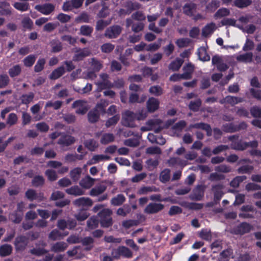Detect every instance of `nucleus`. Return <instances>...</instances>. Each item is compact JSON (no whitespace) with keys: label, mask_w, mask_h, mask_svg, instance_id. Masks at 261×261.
Instances as JSON below:
<instances>
[{"label":"nucleus","mask_w":261,"mask_h":261,"mask_svg":"<svg viewBox=\"0 0 261 261\" xmlns=\"http://www.w3.org/2000/svg\"><path fill=\"white\" fill-rule=\"evenodd\" d=\"M112 214V211L109 208H103L97 214L101 227L108 228L112 226L113 221L111 217Z\"/></svg>","instance_id":"f257e3e1"},{"label":"nucleus","mask_w":261,"mask_h":261,"mask_svg":"<svg viewBox=\"0 0 261 261\" xmlns=\"http://www.w3.org/2000/svg\"><path fill=\"white\" fill-rule=\"evenodd\" d=\"M141 113H135L130 111L127 110L123 116V124L124 126L135 127L136 126L135 120H140L144 118Z\"/></svg>","instance_id":"f03ea898"},{"label":"nucleus","mask_w":261,"mask_h":261,"mask_svg":"<svg viewBox=\"0 0 261 261\" xmlns=\"http://www.w3.org/2000/svg\"><path fill=\"white\" fill-rule=\"evenodd\" d=\"M111 255L116 259H120L121 257L126 258H130L133 257V253L127 247L119 246L117 248H113L112 250Z\"/></svg>","instance_id":"7ed1b4c3"},{"label":"nucleus","mask_w":261,"mask_h":261,"mask_svg":"<svg viewBox=\"0 0 261 261\" xmlns=\"http://www.w3.org/2000/svg\"><path fill=\"white\" fill-rule=\"evenodd\" d=\"M105 113L104 105L101 103H97L93 109L89 112L88 114V120L91 123L96 122L99 119L100 115Z\"/></svg>","instance_id":"20e7f679"},{"label":"nucleus","mask_w":261,"mask_h":261,"mask_svg":"<svg viewBox=\"0 0 261 261\" xmlns=\"http://www.w3.org/2000/svg\"><path fill=\"white\" fill-rule=\"evenodd\" d=\"M239 135H232L228 137V140L231 141V148L236 150L243 151L247 148V142L242 140H238Z\"/></svg>","instance_id":"39448f33"},{"label":"nucleus","mask_w":261,"mask_h":261,"mask_svg":"<svg viewBox=\"0 0 261 261\" xmlns=\"http://www.w3.org/2000/svg\"><path fill=\"white\" fill-rule=\"evenodd\" d=\"M35 248H33L29 251L32 255L41 256L48 253V251L44 248L47 246V243L45 241H39L35 243Z\"/></svg>","instance_id":"423d86ee"},{"label":"nucleus","mask_w":261,"mask_h":261,"mask_svg":"<svg viewBox=\"0 0 261 261\" xmlns=\"http://www.w3.org/2000/svg\"><path fill=\"white\" fill-rule=\"evenodd\" d=\"M122 31V28L119 25H113L107 28L104 36L109 39H116L119 37Z\"/></svg>","instance_id":"0eeeda50"},{"label":"nucleus","mask_w":261,"mask_h":261,"mask_svg":"<svg viewBox=\"0 0 261 261\" xmlns=\"http://www.w3.org/2000/svg\"><path fill=\"white\" fill-rule=\"evenodd\" d=\"M28 244V238L23 235L17 236L14 243L15 248L16 251H23Z\"/></svg>","instance_id":"6e6552de"},{"label":"nucleus","mask_w":261,"mask_h":261,"mask_svg":"<svg viewBox=\"0 0 261 261\" xmlns=\"http://www.w3.org/2000/svg\"><path fill=\"white\" fill-rule=\"evenodd\" d=\"M165 207L163 204L161 203L151 202L145 208L144 212L147 214H154L162 211Z\"/></svg>","instance_id":"1a4fd4ad"},{"label":"nucleus","mask_w":261,"mask_h":261,"mask_svg":"<svg viewBox=\"0 0 261 261\" xmlns=\"http://www.w3.org/2000/svg\"><path fill=\"white\" fill-rule=\"evenodd\" d=\"M35 9L44 15H49L55 10V7L53 4L45 3L36 5Z\"/></svg>","instance_id":"9d476101"},{"label":"nucleus","mask_w":261,"mask_h":261,"mask_svg":"<svg viewBox=\"0 0 261 261\" xmlns=\"http://www.w3.org/2000/svg\"><path fill=\"white\" fill-rule=\"evenodd\" d=\"M223 188L222 184H218L212 186V190L214 192V201L216 203L219 202L224 195L222 191Z\"/></svg>","instance_id":"9b49d317"},{"label":"nucleus","mask_w":261,"mask_h":261,"mask_svg":"<svg viewBox=\"0 0 261 261\" xmlns=\"http://www.w3.org/2000/svg\"><path fill=\"white\" fill-rule=\"evenodd\" d=\"M160 101L153 97H149L146 102L147 111L149 113H153L159 108Z\"/></svg>","instance_id":"f8f14e48"},{"label":"nucleus","mask_w":261,"mask_h":261,"mask_svg":"<svg viewBox=\"0 0 261 261\" xmlns=\"http://www.w3.org/2000/svg\"><path fill=\"white\" fill-rule=\"evenodd\" d=\"M75 141L74 137L71 135H65L58 140V144L62 146H69L73 144Z\"/></svg>","instance_id":"ddd939ff"},{"label":"nucleus","mask_w":261,"mask_h":261,"mask_svg":"<svg viewBox=\"0 0 261 261\" xmlns=\"http://www.w3.org/2000/svg\"><path fill=\"white\" fill-rule=\"evenodd\" d=\"M252 226L247 222H242L235 229V233L237 234L242 235L250 231Z\"/></svg>","instance_id":"4468645a"},{"label":"nucleus","mask_w":261,"mask_h":261,"mask_svg":"<svg viewBox=\"0 0 261 261\" xmlns=\"http://www.w3.org/2000/svg\"><path fill=\"white\" fill-rule=\"evenodd\" d=\"M90 55V51L88 48L79 49L73 57V61H80L83 60L85 57Z\"/></svg>","instance_id":"2eb2a0df"},{"label":"nucleus","mask_w":261,"mask_h":261,"mask_svg":"<svg viewBox=\"0 0 261 261\" xmlns=\"http://www.w3.org/2000/svg\"><path fill=\"white\" fill-rule=\"evenodd\" d=\"M204 196V189L200 185L197 186L193 191L191 198L194 200H201Z\"/></svg>","instance_id":"dca6fc26"},{"label":"nucleus","mask_w":261,"mask_h":261,"mask_svg":"<svg viewBox=\"0 0 261 261\" xmlns=\"http://www.w3.org/2000/svg\"><path fill=\"white\" fill-rule=\"evenodd\" d=\"M184 73L181 74L184 80H189L192 78V74L194 70V66L189 63L183 67Z\"/></svg>","instance_id":"f3484780"},{"label":"nucleus","mask_w":261,"mask_h":261,"mask_svg":"<svg viewBox=\"0 0 261 261\" xmlns=\"http://www.w3.org/2000/svg\"><path fill=\"white\" fill-rule=\"evenodd\" d=\"M73 204L77 206H91L93 204L92 200L88 197H80L73 201Z\"/></svg>","instance_id":"a211bd4d"},{"label":"nucleus","mask_w":261,"mask_h":261,"mask_svg":"<svg viewBox=\"0 0 261 261\" xmlns=\"http://www.w3.org/2000/svg\"><path fill=\"white\" fill-rule=\"evenodd\" d=\"M66 72L63 66H61L54 70L49 75L50 80H55L61 77Z\"/></svg>","instance_id":"6ab92c4d"},{"label":"nucleus","mask_w":261,"mask_h":261,"mask_svg":"<svg viewBox=\"0 0 261 261\" xmlns=\"http://www.w3.org/2000/svg\"><path fill=\"white\" fill-rule=\"evenodd\" d=\"M94 239L91 237H86L83 239H81V242L82 245L85 246L84 250L86 251H90L93 247Z\"/></svg>","instance_id":"aec40b11"},{"label":"nucleus","mask_w":261,"mask_h":261,"mask_svg":"<svg viewBox=\"0 0 261 261\" xmlns=\"http://www.w3.org/2000/svg\"><path fill=\"white\" fill-rule=\"evenodd\" d=\"M66 192L69 195L75 196H80L84 194V191L77 186H73L66 189Z\"/></svg>","instance_id":"412c9836"},{"label":"nucleus","mask_w":261,"mask_h":261,"mask_svg":"<svg viewBox=\"0 0 261 261\" xmlns=\"http://www.w3.org/2000/svg\"><path fill=\"white\" fill-rule=\"evenodd\" d=\"M126 200V198L122 194H119L111 200V204L113 206L121 205Z\"/></svg>","instance_id":"4be33fe9"},{"label":"nucleus","mask_w":261,"mask_h":261,"mask_svg":"<svg viewBox=\"0 0 261 261\" xmlns=\"http://www.w3.org/2000/svg\"><path fill=\"white\" fill-rule=\"evenodd\" d=\"M183 63L184 61L182 59L176 58L169 64L168 68L173 71H177L180 68Z\"/></svg>","instance_id":"5701e85b"},{"label":"nucleus","mask_w":261,"mask_h":261,"mask_svg":"<svg viewBox=\"0 0 261 261\" xmlns=\"http://www.w3.org/2000/svg\"><path fill=\"white\" fill-rule=\"evenodd\" d=\"M162 120L160 119H150L146 122V125L148 128H146L145 127H142L141 130L143 131L152 130L154 126L156 125H160L161 123H162Z\"/></svg>","instance_id":"b1692460"},{"label":"nucleus","mask_w":261,"mask_h":261,"mask_svg":"<svg viewBox=\"0 0 261 261\" xmlns=\"http://www.w3.org/2000/svg\"><path fill=\"white\" fill-rule=\"evenodd\" d=\"M196 8V5L194 3H186L183 7L184 13L189 16L194 15V10Z\"/></svg>","instance_id":"393cba45"},{"label":"nucleus","mask_w":261,"mask_h":261,"mask_svg":"<svg viewBox=\"0 0 261 261\" xmlns=\"http://www.w3.org/2000/svg\"><path fill=\"white\" fill-rule=\"evenodd\" d=\"M124 7L126 8L130 14L133 11L139 9L141 5L136 2H133L132 1H127L124 4Z\"/></svg>","instance_id":"a878e982"},{"label":"nucleus","mask_w":261,"mask_h":261,"mask_svg":"<svg viewBox=\"0 0 261 261\" xmlns=\"http://www.w3.org/2000/svg\"><path fill=\"white\" fill-rule=\"evenodd\" d=\"M68 247L67 244L64 242H59L54 244L51 250L55 252H59L64 251Z\"/></svg>","instance_id":"bb28decb"},{"label":"nucleus","mask_w":261,"mask_h":261,"mask_svg":"<svg viewBox=\"0 0 261 261\" xmlns=\"http://www.w3.org/2000/svg\"><path fill=\"white\" fill-rule=\"evenodd\" d=\"M13 248L9 244H4L0 246V256L5 257L10 255L12 252Z\"/></svg>","instance_id":"cd10ccee"},{"label":"nucleus","mask_w":261,"mask_h":261,"mask_svg":"<svg viewBox=\"0 0 261 261\" xmlns=\"http://www.w3.org/2000/svg\"><path fill=\"white\" fill-rule=\"evenodd\" d=\"M94 181V179L89 176H87L85 178L82 179L80 182V185L84 188L89 189L93 186Z\"/></svg>","instance_id":"c85d7f7f"},{"label":"nucleus","mask_w":261,"mask_h":261,"mask_svg":"<svg viewBox=\"0 0 261 261\" xmlns=\"http://www.w3.org/2000/svg\"><path fill=\"white\" fill-rule=\"evenodd\" d=\"M202 105V101L200 98H197L195 100H192L190 102L188 107L189 109L194 112H197L199 111Z\"/></svg>","instance_id":"c756f323"},{"label":"nucleus","mask_w":261,"mask_h":261,"mask_svg":"<svg viewBox=\"0 0 261 261\" xmlns=\"http://www.w3.org/2000/svg\"><path fill=\"white\" fill-rule=\"evenodd\" d=\"M34 96L35 94L33 92H30L28 94H23L20 97L21 103L23 105H28L33 101Z\"/></svg>","instance_id":"7c9ffc66"},{"label":"nucleus","mask_w":261,"mask_h":261,"mask_svg":"<svg viewBox=\"0 0 261 261\" xmlns=\"http://www.w3.org/2000/svg\"><path fill=\"white\" fill-rule=\"evenodd\" d=\"M51 52L56 53L61 51L63 49L62 44L59 40L54 39L51 41Z\"/></svg>","instance_id":"2f4dec72"},{"label":"nucleus","mask_w":261,"mask_h":261,"mask_svg":"<svg viewBox=\"0 0 261 261\" xmlns=\"http://www.w3.org/2000/svg\"><path fill=\"white\" fill-rule=\"evenodd\" d=\"M23 213H18L17 211H14L9 215V219L13 223L19 224L22 221Z\"/></svg>","instance_id":"473e14b6"},{"label":"nucleus","mask_w":261,"mask_h":261,"mask_svg":"<svg viewBox=\"0 0 261 261\" xmlns=\"http://www.w3.org/2000/svg\"><path fill=\"white\" fill-rule=\"evenodd\" d=\"M114 140L115 136L113 134L105 133L101 136L100 141L102 144L106 145L114 142Z\"/></svg>","instance_id":"72a5a7b5"},{"label":"nucleus","mask_w":261,"mask_h":261,"mask_svg":"<svg viewBox=\"0 0 261 261\" xmlns=\"http://www.w3.org/2000/svg\"><path fill=\"white\" fill-rule=\"evenodd\" d=\"M44 183L45 179L41 175L35 176L32 180V186L36 188L42 187Z\"/></svg>","instance_id":"f704fd0d"},{"label":"nucleus","mask_w":261,"mask_h":261,"mask_svg":"<svg viewBox=\"0 0 261 261\" xmlns=\"http://www.w3.org/2000/svg\"><path fill=\"white\" fill-rule=\"evenodd\" d=\"M215 29V24L213 22L206 24L202 30V35L204 37H207L212 34Z\"/></svg>","instance_id":"c9c22d12"},{"label":"nucleus","mask_w":261,"mask_h":261,"mask_svg":"<svg viewBox=\"0 0 261 261\" xmlns=\"http://www.w3.org/2000/svg\"><path fill=\"white\" fill-rule=\"evenodd\" d=\"M149 92L155 96H160L164 93L163 88L159 85L151 86L149 89Z\"/></svg>","instance_id":"e433bc0d"},{"label":"nucleus","mask_w":261,"mask_h":261,"mask_svg":"<svg viewBox=\"0 0 261 261\" xmlns=\"http://www.w3.org/2000/svg\"><path fill=\"white\" fill-rule=\"evenodd\" d=\"M99 219L96 217L92 216L87 221V225L89 229H94L98 227Z\"/></svg>","instance_id":"4c0bfd02"},{"label":"nucleus","mask_w":261,"mask_h":261,"mask_svg":"<svg viewBox=\"0 0 261 261\" xmlns=\"http://www.w3.org/2000/svg\"><path fill=\"white\" fill-rule=\"evenodd\" d=\"M226 103L230 104L231 106H234L235 105L242 102L244 101V98L242 97H239L231 95L226 96Z\"/></svg>","instance_id":"58836bf2"},{"label":"nucleus","mask_w":261,"mask_h":261,"mask_svg":"<svg viewBox=\"0 0 261 261\" xmlns=\"http://www.w3.org/2000/svg\"><path fill=\"white\" fill-rule=\"evenodd\" d=\"M160 180L162 183H166L170 179V170L166 168L164 169L160 174Z\"/></svg>","instance_id":"ea45409f"},{"label":"nucleus","mask_w":261,"mask_h":261,"mask_svg":"<svg viewBox=\"0 0 261 261\" xmlns=\"http://www.w3.org/2000/svg\"><path fill=\"white\" fill-rule=\"evenodd\" d=\"M111 22V20H104L100 19L97 21L95 26V30L97 32L102 31L104 29L109 25Z\"/></svg>","instance_id":"a19ab883"},{"label":"nucleus","mask_w":261,"mask_h":261,"mask_svg":"<svg viewBox=\"0 0 261 261\" xmlns=\"http://www.w3.org/2000/svg\"><path fill=\"white\" fill-rule=\"evenodd\" d=\"M106 190V186L100 185L92 188L90 192V195L92 196H98L103 193Z\"/></svg>","instance_id":"79ce46f5"},{"label":"nucleus","mask_w":261,"mask_h":261,"mask_svg":"<svg viewBox=\"0 0 261 261\" xmlns=\"http://www.w3.org/2000/svg\"><path fill=\"white\" fill-rule=\"evenodd\" d=\"M247 179L245 175L237 176L234 177L230 182L231 187L237 188L240 186V184Z\"/></svg>","instance_id":"37998d69"},{"label":"nucleus","mask_w":261,"mask_h":261,"mask_svg":"<svg viewBox=\"0 0 261 261\" xmlns=\"http://www.w3.org/2000/svg\"><path fill=\"white\" fill-rule=\"evenodd\" d=\"M220 6L218 0H212L206 6V10L208 12H214Z\"/></svg>","instance_id":"c03bdc74"},{"label":"nucleus","mask_w":261,"mask_h":261,"mask_svg":"<svg viewBox=\"0 0 261 261\" xmlns=\"http://www.w3.org/2000/svg\"><path fill=\"white\" fill-rule=\"evenodd\" d=\"M82 173V169L80 167L75 168L70 172V176L73 181L79 180Z\"/></svg>","instance_id":"a18cd8bd"},{"label":"nucleus","mask_w":261,"mask_h":261,"mask_svg":"<svg viewBox=\"0 0 261 261\" xmlns=\"http://www.w3.org/2000/svg\"><path fill=\"white\" fill-rule=\"evenodd\" d=\"M230 10L226 8H222L217 10L214 14V18L216 19L226 17L230 15Z\"/></svg>","instance_id":"49530a36"},{"label":"nucleus","mask_w":261,"mask_h":261,"mask_svg":"<svg viewBox=\"0 0 261 261\" xmlns=\"http://www.w3.org/2000/svg\"><path fill=\"white\" fill-rule=\"evenodd\" d=\"M21 72V67L19 65H16L9 69L8 73L11 77L19 75Z\"/></svg>","instance_id":"de8ad7c7"},{"label":"nucleus","mask_w":261,"mask_h":261,"mask_svg":"<svg viewBox=\"0 0 261 261\" xmlns=\"http://www.w3.org/2000/svg\"><path fill=\"white\" fill-rule=\"evenodd\" d=\"M198 54L199 59L201 61H208L211 59L210 55L207 54L206 49L203 47L198 49Z\"/></svg>","instance_id":"09e8293b"},{"label":"nucleus","mask_w":261,"mask_h":261,"mask_svg":"<svg viewBox=\"0 0 261 261\" xmlns=\"http://www.w3.org/2000/svg\"><path fill=\"white\" fill-rule=\"evenodd\" d=\"M252 3V0H234V5L240 9L246 8Z\"/></svg>","instance_id":"8fccbe9b"},{"label":"nucleus","mask_w":261,"mask_h":261,"mask_svg":"<svg viewBox=\"0 0 261 261\" xmlns=\"http://www.w3.org/2000/svg\"><path fill=\"white\" fill-rule=\"evenodd\" d=\"M253 54L251 52L246 53L241 55L237 57V60L243 62H251L252 61Z\"/></svg>","instance_id":"3c124183"},{"label":"nucleus","mask_w":261,"mask_h":261,"mask_svg":"<svg viewBox=\"0 0 261 261\" xmlns=\"http://www.w3.org/2000/svg\"><path fill=\"white\" fill-rule=\"evenodd\" d=\"M93 31V28L88 25H82L80 29V34L86 36H90Z\"/></svg>","instance_id":"603ef678"},{"label":"nucleus","mask_w":261,"mask_h":261,"mask_svg":"<svg viewBox=\"0 0 261 261\" xmlns=\"http://www.w3.org/2000/svg\"><path fill=\"white\" fill-rule=\"evenodd\" d=\"M253 167L251 165H245L241 166L237 169L239 174H250L253 170Z\"/></svg>","instance_id":"864d4df0"},{"label":"nucleus","mask_w":261,"mask_h":261,"mask_svg":"<svg viewBox=\"0 0 261 261\" xmlns=\"http://www.w3.org/2000/svg\"><path fill=\"white\" fill-rule=\"evenodd\" d=\"M85 147L90 151H93L98 147V144L94 139H89L85 142Z\"/></svg>","instance_id":"5fc2aeb1"},{"label":"nucleus","mask_w":261,"mask_h":261,"mask_svg":"<svg viewBox=\"0 0 261 261\" xmlns=\"http://www.w3.org/2000/svg\"><path fill=\"white\" fill-rule=\"evenodd\" d=\"M222 129L225 133H232L237 132L236 125L232 122L223 124Z\"/></svg>","instance_id":"6e6d98bb"},{"label":"nucleus","mask_w":261,"mask_h":261,"mask_svg":"<svg viewBox=\"0 0 261 261\" xmlns=\"http://www.w3.org/2000/svg\"><path fill=\"white\" fill-rule=\"evenodd\" d=\"M36 61V57L34 55H30L27 57H25L23 60V62L24 65L27 67H32Z\"/></svg>","instance_id":"4d7b16f0"},{"label":"nucleus","mask_w":261,"mask_h":261,"mask_svg":"<svg viewBox=\"0 0 261 261\" xmlns=\"http://www.w3.org/2000/svg\"><path fill=\"white\" fill-rule=\"evenodd\" d=\"M13 7L17 10L24 12L29 9V4L28 3L16 2L14 4Z\"/></svg>","instance_id":"13d9d810"},{"label":"nucleus","mask_w":261,"mask_h":261,"mask_svg":"<svg viewBox=\"0 0 261 261\" xmlns=\"http://www.w3.org/2000/svg\"><path fill=\"white\" fill-rule=\"evenodd\" d=\"M45 175L50 181H54L58 179V175L56 171L52 169H47L45 172Z\"/></svg>","instance_id":"bf43d9fd"},{"label":"nucleus","mask_w":261,"mask_h":261,"mask_svg":"<svg viewBox=\"0 0 261 261\" xmlns=\"http://www.w3.org/2000/svg\"><path fill=\"white\" fill-rule=\"evenodd\" d=\"M120 119V116L118 114L115 115L111 118H110L106 122L107 127H110L111 126L115 125L117 123Z\"/></svg>","instance_id":"052dcab7"},{"label":"nucleus","mask_w":261,"mask_h":261,"mask_svg":"<svg viewBox=\"0 0 261 261\" xmlns=\"http://www.w3.org/2000/svg\"><path fill=\"white\" fill-rule=\"evenodd\" d=\"M45 60L44 58L39 59L34 66V71L36 72L41 71L44 67Z\"/></svg>","instance_id":"680f3d73"},{"label":"nucleus","mask_w":261,"mask_h":261,"mask_svg":"<svg viewBox=\"0 0 261 261\" xmlns=\"http://www.w3.org/2000/svg\"><path fill=\"white\" fill-rule=\"evenodd\" d=\"M98 89L100 90L110 89L113 87L112 83L109 80L98 82L97 84Z\"/></svg>","instance_id":"e2e57ef3"},{"label":"nucleus","mask_w":261,"mask_h":261,"mask_svg":"<svg viewBox=\"0 0 261 261\" xmlns=\"http://www.w3.org/2000/svg\"><path fill=\"white\" fill-rule=\"evenodd\" d=\"M75 21L79 23H88L90 21L89 16L87 13L83 12L76 18Z\"/></svg>","instance_id":"0e129e2a"},{"label":"nucleus","mask_w":261,"mask_h":261,"mask_svg":"<svg viewBox=\"0 0 261 261\" xmlns=\"http://www.w3.org/2000/svg\"><path fill=\"white\" fill-rule=\"evenodd\" d=\"M115 48V45L111 43H106L101 46V50L102 53H110Z\"/></svg>","instance_id":"69168bd1"},{"label":"nucleus","mask_w":261,"mask_h":261,"mask_svg":"<svg viewBox=\"0 0 261 261\" xmlns=\"http://www.w3.org/2000/svg\"><path fill=\"white\" fill-rule=\"evenodd\" d=\"M37 196V193L34 189H28L25 193V197L29 200L30 201H33L36 199V196Z\"/></svg>","instance_id":"338daca9"},{"label":"nucleus","mask_w":261,"mask_h":261,"mask_svg":"<svg viewBox=\"0 0 261 261\" xmlns=\"http://www.w3.org/2000/svg\"><path fill=\"white\" fill-rule=\"evenodd\" d=\"M250 111L253 117L261 118V108L257 106H253L251 108Z\"/></svg>","instance_id":"774afa93"}]
</instances>
